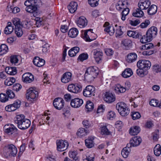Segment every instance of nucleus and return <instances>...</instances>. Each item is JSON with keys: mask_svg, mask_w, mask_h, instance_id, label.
<instances>
[{"mask_svg": "<svg viewBox=\"0 0 161 161\" xmlns=\"http://www.w3.org/2000/svg\"><path fill=\"white\" fill-rule=\"evenodd\" d=\"M116 107L120 114L122 116L127 115L130 113V110L127 108V105L123 102L117 103Z\"/></svg>", "mask_w": 161, "mask_h": 161, "instance_id": "obj_4", "label": "nucleus"}, {"mask_svg": "<svg viewBox=\"0 0 161 161\" xmlns=\"http://www.w3.org/2000/svg\"><path fill=\"white\" fill-rule=\"evenodd\" d=\"M8 100V97L5 94L1 93L0 94V101L2 102H5Z\"/></svg>", "mask_w": 161, "mask_h": 161, "instance_id": "obj_54", "label": "nucleus"}, {"mask_svg": "<svg viewBox=\"0 0 161 161\" xmlns=\"http://www.w3.org/2000/svg\"><path fill=\"white\" fill-rule=\"evenodd\" d=\"M20 101L19 100H17L13 104L6 106L5 108V109L8 112L14 111L20 107Z\"/></svg>", "mask_w": 161, "mask_h": 161, "instance_id": "obj_9", "label": "nucleus"}, {"mask_svg": "<svg viewBox=\"0 0 161 161\" xmlns=\"http://www.w3.org/2000/svg\"><path fill=\"white\" fill-rule=\"evenodd\" d=\"M125 28L121 26H119V27L116 29L115 31L116 36V37H119L122 36L124 33L125 32L124 31Z\"/></svg>", "mask_w": 161, "mask_h": 161, "instance_id": "obj_35", "label": "nucleus"}, {"mask_svg": "<svg viewBox=\"0 0 161 161\" xmlns=\"http://www.w3.org/2000/svg\"><path fill=\"white\" fill-rule=\"evenodd\" d=\"M82 124L86 128H87L92 126V122L88 120H84L82 122Z\"/></svg>", "mask_w": 161, "mask_h": 161, "instance_id": "obj_52", "label": "nucleus"}, {"mask_svg": "<svg viewBox=\"0 0 161 161\" xmlns=\"http://www.w3.org/2000/svg\"><path fill=\"white\" fill-rule=\"evenodd\" d=\"M150 105L153 107H158V100L156 99H153L149 102Z\"/></svg>", "mask_w": 161, "mask_h": 161, "instance_id": "obj_61", "label": "nucleus"}, {"mask_svg": "<svg viewBox=\"0 0 161 161\" xmlns=\"http://www.w3.org/2000/svg\"><path fill=\"white\" fill-rule=\"evenodd\" d=\"M133 74L132 71L130 68L125 69L122 74V76L124 78H127L130 77Z\"/></svg>", "mask_w": 161, "mask_h": 161, "instance_id": "obj_30", "label": "nucleus"}, {"mask_svg": "<svg viewBox=\"0 0 161 161\" xmlns=\"http://www.w3.org/2000/svg\"><path fill=\"white\" fill-rule=\"evenodd\" d=\"M21 26L27 29H30L31 27V24L27 20L23 21L21 24Z\"/></svg>", "mask_w": 161, "mask_h": 161, "instance_id": "obj_43", "label": "nucleus"}, {"mask_svg": "<svg viewBox=\"0 0 161 161\" xmlns=\"http://www.w3.org/2000/svg\"><path fill=\"white\" fill-rule=\"evenodd\" d=\"M68 90L71 92L77 93L82 90V86L78 84L75 85L70 84L68 86Z\"/></svg>", "mask_w": 161, "mask_h": 161, "instance_id": "obj_13", "label": "nucleus"}, {"mask_svg": "<svg viewBox=\"0 0 161 161\" xmlns=\"http://www.w3.org/2000/svg\"><path fill=\"white\" fill-rule=\"evenodd\" d=\"M6 71L7 74L14 75L17 73V69L16 67H8L6 68Z\"/></svg>", "mask_w": 161, "mask_h": 161, "instance_id": "obj_39", "label": "nucleus"}, {"mask_svg": "<svg viewBox=\"0 0 161 161\" xmlns=\"http://www.w3.org/2000/svg\"><path fill=\"white\" fill-rule=\"evenodd\" d=\"M131 115L132 118L133 120L139 119L141 117L140 113L137 112H133Z\"/></svg>", "mask_w": 161, "mask_h": 161, "instance_id": "obj_51", "label": "nucleus"}, {"mask_svg": "<svg viewBox=\"0 0 161 161\" xmlns=\"http://www.w3.org/2000/svg\"><path fill=\"white\" fill-rule=\"evenodd\" d=\"M78 34V31L76 28H73L70 29L69 31V36L71 38L75 37Z\"/></svg>", "mask_w": 161, "mask_h": 161, "instance_id": "obj_28", "label": "nucleus"}, {"mask_svg": "<svg viewBox=\"0 0 161 161\" xmlns=\"http://www.w3.org/2000/svg\"><path fill=\"white\" fill-rule=\"evenodd\" d=\"M158 29L155 26H152L149 28L146 33L141 37L140 41L142 43H145L152 41L153 38L155 37L157 34Z\"/></svg>", "mask_w": 161, "mask_h": 161, "instance_id": "obj_2", "label": "nucleus"}, {"mask_svg": "<svg viewBox=\"0 0 161 161\" xmlns=\"http://www.w3.org/2000/svg\"><path fill=\"white\" fill-rule=\"evenodd\" d=\"M6 93L8 98L9 97L10 98H13L14 97L15 95L14 93L10 89L6 90Z\"/></svg>", "mask_w": 161, "mask_h": 161, "instance_id": "obj_60", "label": "nucleus"}, {"mask_svg": "<svg viewBox=\"0 0 161 161\" xmlns=\"http://www.w3.org/2000/svg\"><path fill=\"white\" fill-rule=\"evenodd\" d=\"M3 130L5 133H11V134L13 132H17L18 130V129L12 124H10V125L9 124L5 125L3 127Z\"/></svg>", "mask_w": 161, "mask_h": 161, "instance_id": "obj_20", "label": "nucleus"}, {"mask_svg": "<svg viewBox=\"0 0 161 161\" xmlns=\"http://www.w3.org/2000/svg\"><path fill=\"white\" fill-rule=\"evenodd\" d=\"M150 24V21L148 19H146L144 22L141 24L140 26L142 28H144L147 27Z\"/></svg>", "mask_w": 161, "mask_h": 161, "instance_id": "obj_58", "label": "nucleus"}, {"mask_svg": "<svg viewBox=\"0 0 161 161\" xmlns=\"http://www.w3.org/2000/svg\"><path fill=\"white\" fill-rule=\"evenodd\" d=\"M151 4L149 0H141L138 3V5L140 9L142 10L147 9Z\"/></svg>", "mask_w": 161, "mask_h": 161, "instance_id": "obj_19", "label": "nucleus"}, {"mask_svg": "<svg viewBox=\"0 0 161 161\" xmlns=\"http://www.w3.org/2000/svg\"><path fill=\"white\" fill-rule=\"evenodd\" d=\"M157 8L156 5H152L148 8L147 13L149 15H153L157 12Z\"/></svg>", "mask_w": 161, "mask_h": 161, "instance_id": "obj_36", "label": "nucleus"}, {"mask_svg": "<svg viewBox=\"0 0 161 161\" xmlns=\"http://www.w3.org/2000/svg\"><path fill=\"white\" fill-rule=\"evenodd\" d=\"M153 71L156 73H159L161 75V67L158 65H155L153 67Z\"/></svg>", "mask_w": 161, "mask_h": 161, "instance_id": "obj_56", "label": "nucleus"}, {"mask_svg": "<svg viewBox=\"0 0 161 161\" xmlns=\"http://www.w3.org/2000/svg\"><path fill=\"white\" fill-rule=\"evenodd\" d=\"M151 65L150 61L145 60H140L138 61L137 66L139 68L143 69L144 70L149 69Z\"/></svg>", "mask_w": 161, "mask_h": 161, "instance_id": "obj_7", "label": "nucleus"}, {"mask_svg": "<svg viewBox=\"0 0 161 161\" xmlns=\"http://www.w3.org/2000/svg\"><path fill=\"white\" fill-rule=\"evenodd\" d=\"M63 111L64 112L63 114L65 117H68L70 115V114L69 107H68V108H64L63 109Z\"/></svg>", "mask_w": 161, "mask_h": 161, "instance_id": "obj_62", "label": "nucleus"}, {"mask_svg": "<svg viewBox=\"0 0 161 161\" xmlns=\"http://www.w3.org/2000/svg\"><path fill=\"white\" fill-rule=\"evenodd\" d=\"M115 99V96L112 93L106 92L105 94L104 100L108 103H111L114 102Z\"/></svg>", "mask_w": 161, "mask_h": 161, "instance_id": "obj_15", "label": "nucleus"}, {"mask_svg": "<svg viewBox=\"0 0 161 161\" xmlns=\"http://www.w3.org/2000/svg\"><path fill=\"white\" fill-rule=\"evenodd\" d=\"M125 4L122 1H119L116 5V8L118 10H121L122 9H124V6Z\"/></svg>", "mask_w": 161, "mask_h": 161, "instance_id": "obj_50", "label": "nucleus"}, {"mask_svg": "<svg viewBox=\"0 0 161 161\" xmlns=\"http://www.w3.org/2000/svg\"><path fill=\"white\" fill-rule=\"evenodd\" d=\"M37 7L34 5L31 4L30 6L27 7L25 8V10L28 12L32 13L33 16L36 17L37 15Z\"/></svg>", "mask_w": 161, "mask_h": 161, "instance_id": "obj_22", "label": "nucleus"}, {"mask_svg": "<svg viewBox=\"0 0 161 161\" xmlns=\"http://www.w3.org/2000/svg\"><path fill=\"white\" fill-rule=\"evenodd\" d=\"M13 24L15 26V32L17 36L19 37L21 36L23 33L20 23V19L18 18L14 19L12 20Z\"/></svg>", "mask_w": 161, "mask_h": 161, "instance_id": "obj_5", "label": "nucleus"}, {"mask_svg": "<svg viewBox=\"0 0 161 161\" xmlns=\"http://www.w3.org/2000/svg\"><path fill=\"white\" fill-rule=\"evenodd\" d=\"M38 96V92L34 90L33 88H31L27 90L26 94V97L28 100L31 101V100L35 99Z\"/></svg>", "mask_w": 161, "mask_h": 161, "instance_id": "obj_8", "label": "nucleus"}, {"mask_svg": "<svg viewBox=\"0 0 161 161\" xmlns=\"http://www.w3.org/2000/svg\"><path fill=\"white\" fill-rule=\"evenodd\" d=\"M99 73V70L95 66H91L86 69L85 75V79L88 82H91L96 78Z\"/></svg>", "mask_w": 161, "mask_h": 161, "instance_id": "obj_3", "label": "nucleus"}, {"mask_svg": "<svg viewBox=\"0 0 161 161\" xmlns=\"http://www.w3.org/2000/svg\"><path fill=\"white\" fill-rule=\"evenodd\" d=\"M88 133V131L83 128H80L79 129L77 132V135L79 137H81L86 135Z\"/></svg>", "mask_w": 161, "mask_h": 161, "instance_id": "obj_37", "label": "nucleus"}, {"mask_svg": "<svg viewBox=\"0 0 161 161\" xmlns=\"http://www.w3.org/2000/svg\"><path fill=\"white\" fill-rule=\"evenodd\" d=\"M92 29H89L85 31L84 32H82V36L83 38L87 42H90L92 41V39L91 40L89 36V35H88L87 33L89 31H90L91 33H92Z\"/></svg>", "mask_w": 161, "mask_h": 161, "instance_id": "obj_34", "label": "nucleus"}, {"mask_svg": "<svg viewBox=\"0 0 161 161\" xmlns=\"http://www.w3.org/2000/svg\"><path fill=\"white\" fill-rule=\"evenodd\" d=\"M99 0H88L89 4L92 7L97 6L98 4Z\"/></svg>", "mask_w": 161, "mask_h": 161, "instance_id": "obj_57", "label": "nucleus"}, {"mask_svg": "<svg viewBox=\"0 0 161 161\" xmlns=\"http://www.w3.org/2000/svg\"><path fill=\"white\" fill-rule=\"evenodd\" d=\"M130 143L132 145V147L137 146L139 145L142 142V139L140 137H134L131 140Z\"/></svg>", "mask_w": 161, "mask_h": 161, "instance_id": "obj_29", "label": "nucleus"}, {"mask_svg": "<svg viewBox=\"0 0 161 161\" xmlns=\"http://www.w3.org/2000/svg\"><path fill=\"white\" fill-rule=\"evenodd\" d=\"M22 86L19 83H16L14 85L12 89L14 91L17 92L20 90L22 88Z\"/></svg>", "mask_w": 161, "mask_h": 161, "instance_id": "obj_59", "label": "nucleus"}, {"mask_svg": "<svg viewBox=\"0 0 161 161\" xmlns=\"http://www.w3.org/2000/svg\"><path fill=\"white\" fill-rule=\"evenodd\" d=\"M137 58V54L135 53H131L127 55L126 60L129 63H131L136 61Z\"/></svg>", "mask_w": 161, "mask_h": 161, "instance_id": "obj_24", "label": "nucleus"}, {"mask_svg": "<svg viewBox=\"0 0 161 161\" xmlns=\"http://www.w3.org/2000/svg\"><path fill=\"white\" fill-rule=\"evenodd\" d=\"M127 34L129 36L135 38H139L142 36L141 33L135 31H128Z\"/></svg>", "mask_w": 161, "mask_h": 161, "instance_id": "obj_26", "label": "nucleus"}, {"mask_svg": "<svg viewBox=\"0 0 161 161\" xmlns=\"http://www.w3.org/2000/svg\"><path fill=\"white\" fill-rule=\"evenodd\" d=\"M126 90V87H123L119 84L116 86L114 89L115 92L118 94L125 92Z\"/></svg>", "mask_w": 161, "mask_h": 161, "instance_id": "obj_27", "label": "nucleus"}, {"mask_svg": "<svg viewBox=\"0 0 161 161\" xmlns=\"http://www.w3.org/2000/svg\"><path fill=\"white\" fill-rule=\"evenodd\" d=\"M88 58V55L87 53H83L79 56L78 60L82 62L83 61L87 59Z\"/></svg>", "mask_w": 161, "mask_h": 161, "instance_id": "obj_49", "label": "nucleus"}, {"mask_svg": "<svg viewBox=\"0 0 161 161\" xmlns=\"http://www.w3.org/2000/svg\"><path fill=\"white\" fill-rule=\"evenodd\" d=\"M94 139L93 137H89L85 140V145L88 148H91L94 146Z\"/></svg>", "mask_w": 161, "mask_h": 161, "instance_id": "obj_31", "label": "nucleus"}, {"mask_svg": "<svg viewBox=\"0 0 161 161\" xmlns=\"http://www.w3.org/2000/svg\"><path fill=\"white\" fill-rule=\"evenodd\" d=\"M14 122L17 124L18 128L22 130L27 129L30 126L31 124V121L29 119L25 118V116L23 114L17 115Z\"/></svg>", "mask_w": 161, "mask_h": 161, "instance_id": "obj_1", "label": "nucleus"}, {"mask_svg": "<svg viewBox=\"0 0 161 161\" xmlns=\"http://www.w3.org/2000/svg\"><path fill=\"white\" fill-rule=\"evenodd\" d=\"M144 69L141 68L137 69L136 70V73L137 75L141 77H143L144 76Z\"/></svg>", "mask_w": 161, "mask_h": 161, "instance_id": "obj_64", "label": "nucleus"}, {"mask_svg": "<svg viewBox=\"0 0 161 161\" xmlns=\"http://www.w3.org/2000/svg\"><path fill=\"white\" fill-rule=\"evenodd\" d=\"M77 6L78 5L76 2H72L68 6V8L70 12L73 13L76 10Z\"/></svg>", "mask_w": 161, "mask_h": 161, "instance_id": "obj_25", "label": "nucleus"}, {"mask_svg": "<svg viewBox=\"0 0 161 161\" xmlns=\"http://www.w3.org/2000/svg\"><path fill=\"white\" fill-rule=\"evenodd\" d=\"M17 152L16 147L13 144H9L6 146V157L15 156Z\"/></svg>", "mask_w": 161, "mask_h": 161, "instance_id": "obj_6", "label": "nucleus"}, {"mask_svg": "<svg viewBox=\"0 0 161 161\" xmlns=\"http://www.w3.org/2000/svg\"><path fill=\"white\" fill-rule=\"evenodd\" d=\"M131 41L129 39H125L123 40L122 43L125 47L126 49H128L131 46Z\"/></svg>", "mask_w": 161, "mask_h": 161, "instance_id": "obj_42", "label": "nucleus"}, {"mask_svg": "<svg viewBox=\"0 0 161 161\" xmlns=\"http://www.w3.org/2000/svg\"><path fill=\"white\" fill-rule=\"evenodd\" d=\"M140 129L139 127L136 126L131 127L129 131L130 134L131 135H137L140 131Z\"/></svg>", "mask_w": 161, "mask_h": 161, "instance_id": "obj_33", "label": "nucleus"}, {"mask_svg": "<svg viewBox=\"0 0 161 161\" xmlns=\"http://www.w3.org/2000/svg\"><path fill=\"white\" fill-rule=\"evenodd\" d=\"M34 80L33 75L30 73H26L24 74L22 77L23 82L26 83L32 82Z\"/></svg>", "mask_w": 161, "mask_h": 161, "instance_id": "obj_17", "label": "nucleus"}, {"mask_svg": "<svg viewBox=\"0 0 161 161\" xmlns=\"http://www.w3.org/2000/svg\"><path fill=\"white\" fill-rule=\"evenodd\" d=\"M14 29V27L12 26L11 23H8L7 25L5 28L4 33L6 34H9L11 33Z\"/></svg>", "mask_w": 161, "mask_h": 161, "instance_id": "obj_32", "label": "nucleus"}, {"mask_svg": "<svg viewBox=\"0 0 161 161\" xmlns=\"http://www.w3.org/2000/svg\"><path fill=\"white\" fill-rule=\"evenodd\" d=\"M94 58L97 63H99L102 62L103 53L100 50H95L93 52Z\"/></svg>", "mask_w": 161, "mask_h": 161, "instance_id": "obj_16", "label": "nucleus"}, {"mask_svg": "<svg viewBox=\"0 0 161 161\" xmlns=\"http://www.w3.org/2000/svg\"><path fill=\"white\" fill-rule=\"evenodd\" d=\"M72 74L70 72H66L63 74L61 77V80L62 82L64 83H68L72 81Z\"/></svg>", "mask_w": 161, "mask_h": 161, "instance_id": "obj_18", "label": "nucleus"}, {"mask_svg": "<svg viewBox=\"0 0 161 161\" xmlns=\"http://www.w3.org/2000/svg\"><path fill=\"white\" fill-rule=\"evenodd\" d=\"M8 11L10 13L16 14L20 11V9L17 7L13 8V6H11L8 8Z\"/></svg>", "mask_w": 161, "mask_h": 161, "instance_id": "obj_47", "label": "nucleus"}, {"mask_svg": "<svg viewBox=\"0 0 161 161\" xmlns=\"http://www.w3.org/2000/svg\"><path fill=\"white\" fill-rule=\"evenodd\" d=\"M142 9L139 8H136L135 11L133 13L132 15L135 17H142L144 14Z\"/></svg>", "mask_w": 161, "mask_h": 161, "instance_id": "obj_38", "label": "nucleus"}, {"mask_svg": "<svg viewBox=\"0 0 161 161\" xmlns=\"http://www.w3.org/2000/svg\"><path fill=\"white\" fill-rule=\"evenodd\" d=\"M95 88L93 86L88 85L86 86L83 92V94L85 97H89L94 95Z\"/></svg>", "mask_w": 161, "mask_h": 161, "instance_id": "obj_10", "label": "nucleus"}, {"mask_svg": "<svg viewBox=\"0 0 161 161\" xmlns=\"http://www.w3.org/2000/svg\"><path fill=\"white\" fill-rule=\"evenodd\" d=\"M18 56L14 55L11 56L10 57V61L12 64H15L18 62L19 61Z\"/></svg>", "mask_w": 161, "mask_h": 161, "instance_id": "obj_55", "label": "nucleus"}, {"mask_svg": "<svg viewBox=\"0 0 161 161\" xmlns=\"http://www.w3.org/2000/svg\"><path fill=\"white\" fill-rule=\"evenodd\" d=\"M103 27L105 28L104 31L110 36H112L114 34L115 29L113 25H110L109 22H106L104 24Z\"/></svg>", "mask_w": 161, "mask_h": 161, "instance_id": "obj_14", "label": "nucleus"}, {"mask_svg": "<svg viewBox=\"0 0 161 161\" xmlns=\"http://www.w3.org/2000/svg\"><path fill=\"white\" fill-rule=\"evenodd\" d=\"M85 107L87 109V111H91L94 108V105L92 102L90 101H87Z\"/></svg>", "mask_w": 161, "mask_h": 161, "instance_id": "obj_46", "label": "nucleus"}, {"mask_svg": "<svg viewBox=\"0 0 161 161\" xmlns=\"http://www.w3.org/2000/svg\"><path fill=\"white\" fill-rule=\"evenodd\" d=\"M64 101L61 97L55 98L53 101V105L54 107L57 109L60 110L64 107Z\"/></svg>", "mask_w": 161, "mask_h": 161, "instance_id": "obj_12", "label": "nucleus"}, {"mask_svg": "<svg viewBox=\"0 0 161 161\" xmlns=\"http://www.w3.org/2000/svg\"><path fill=\"white\" fill-rule=\"evenodd\" d=\"M101 134L106 135L110 134V132L109 131L106 126H103L101 128Z\"/></svg>", "mask_w": 161, "mask_h": 161, "instance_id": "obj_53", "label": "nucleus"}, {"mask_svg": "<svg viewBox=\"0 0 161 161\" xmlns=\"http://www.w3.org/2000/svg\"><path fill=\"white\" fill-rule=\"evenodd\" d=\"M130 151V149H126V148H124L121 151V154L123 158H127Z\"/></svg>", "mask_w": 161, "mask_h": 161, "instance_id": "obj_48", "label": "nucleus"}, {"mask_svg": "<svg viewBox=\"0 0 161 161\" xmlns=\"http://www.w3.org/2000/svg\"><path fill=\"white\" fill-rule=\"evenodd\" d=\"M57 149L59 151H64L69 146L68 143L67 141L63 140H57L56 141Z\"/></svg>", "mask_w": 161, "mask_h": 161, "instance_id": "obj_11", "label": "nucleus"}, {"mask_svg": "<svg viewBox=\"0 0 161 161\" xmlns=\"http://www.w3.org/2000/svg\"><path fill=\"white\" fill-rule=\"evenodd\" d=\"M8 46L5 44H2L0 46V55L6 53L8 51Z\"/></svg>", "mask_w": 161, "mask_h": 161, "instance_id": "obj_40", "label": "nucleus"}, {"mask_svg": "<svg viewBox=\"0 0 161 161\" xmlns=\"http://www.w3.org/2000/svg\"><path fill=\"white\" fill-rule=\"evenodd\" d=\"M87 24V20L84 17H80L77 23L78 25L81 28H83L86 26Z\"/></svg>", "mask_w": 161, "mask_h": 161, "instance_id": "obj_23", "label": "nucleus"}, {"mask_svg": "<svg viewBox=\"0 0 161 161\" xmlns=\"http://www.w3.org/2000/svg\"><path fill=\"white\" fill-rule=\"evenodd\" d=\"M154 154L157 156H159L161 154V146L159 144H157L154 147Z\"/></svg>", "mask_w": 161, "mask_h": 161, "instance_id": "obj_44", "label": "nucleus"}, {"mask_svg": "<svg viewBox=\"0 0 161 161\" xmlns=\"http://www.w3.org/2000/svg\"><path fill=\"white\" fill-rule=\"evenodd\" d=\"M140 23V21L139 19H136L134 20L133 19L132 20H130V24L132 26H136Z\"/></svg>", "mask_w": 161, "mask_h": 161, "instance_id": "obj_63", "label": "nucleus"}, {"mask_svg": "<svg viewBox=\"0 0 161 161\" xmlns=\"http://www.w3.org/2000/svg\"><path fill=\"white\" fill-rule=\"evenodd\" d=\"M130 11V9L128 8H124L121 13L122 20L124 21L126 19V16L128 14Z\"/></svg>", "mask_w": 161, "mask_h": 161, "instance_id": "obj_45", "label": "nucleus"}, {"mask_svg": "<svg viewBox=\"0 0 161 161\" xmlns=\"http://www.w3.org/2000/svg\"><path fill=\"white\" fill-rule=\"evenodd\" d=\"M83 103V100L82 99L76 98L71 100L70 105L72 107L77 108L81 106Z\"/></svg>", "mask_w": 161, "mask_h": 161, "instance_id": "obj_21", "label": "nucleus"}, {"mask_svg": "<svg viewBox=\"0 0 161 161\" xmlns=\"http://www.w3.org/2000/svg\"><path fill=\"white\" fill-rule=\"evenodd\" d=\"M69 156L70 158H72L75 161H79L78 156V153L76 151H70L69 153Z\"/></svg>", "mask_w": 161, "mask_h": 161, "instance_id": "obj_41", "label": "nucleus"}]
</instances>
